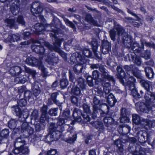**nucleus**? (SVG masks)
Masks as SVG:
<instances>
[{"label":"nucleus","mask_w":155,"mask_h":155,"mask_svg":"<svg viewBox=\"0 0 155 155\" xmlns=\"http://www.w3.org/2000/svg\"><path fill=\"white\" fill-rule=\"evenodd\" d=\"M100 71L101 72V78L96 81V84L103 85L104 83L106 81V80L109 81H111L114 84V83L115 80L113 77L109 74V73L104 66L101 67Z\"/></svg>","instance_id":"nucleus-3"},{"label":"nucleus","mask_w":155,"mask_h":155,"mask_svg":"<svg viewBox=\"0 0 155 155\" xmlns=\"http://www.w3.org/2000/svg\"><path fill=\"white\" fill-rule=\"evenodd\" d=\"M114 28L117 31V34L118 37L120 36H123L126 33L125 32L123 28L119 24H117L116 21H114Z\"/></svg>","instance_id":"nucleus-22"},{"label":"nucleus","mask_w":155,"mask_h":155,"mask_svg":"<svg viewBox=\"0 0 155 155\" xmlns=\"http://www.w3.org/2000/svg\"><path fill=\"white\" fill-rule=\"evenodd\" d=\"M79 87L76 86L71 89V92L74 94L77 95H79L82 94L81 90Z\"/></svg>","instance_id":"nucleus-41"},{"label":"nucleus","mask_w":155,"mask_h":155,"mask_svg":"<svg viewBox=\"0 0 155 155\" xmlns=\"http://www.w3.org/2000/svg\"><path fill=\"white\" fill-rule=\"evenodd\" d=\"M58 95V93L57 92L52 93L51 95V98H49L47 101V104L48 105H50L52 104L53 103H54L58 106L60 109L61 110V103L56 99Z\"/></svg>","instance_id":"nucleus-9"},{"label":"nucleus","mask_w":155,"mask_h":155,"mask_svg":"<svg viewBox=\"0 0 155 155\" xmlns=\"http://www.w3.org/2000/svg\"><path fill=\"white\" fill-rule=\"evenodd\" d=\"M85 20L91 25L94 26H97L98 25L97 21L94 20L91 15L88 14L86 15Z\"/></svg>","instance_id":"nucleus-28"},{"label":"nucleus","mask_w":155,"mask_h":155,"mask_svg":"<svg viewBox=\"0 0 155 155\" xmlns=\"http://www.w3.org/2000/svg\"><path fill=\"white\" fill-rule=\"evenodd\" d=\"M140 83L143 87L146 90V92L152 90L151 82L147 80L141 79L140 81Z\"/></svg>","instance_id":"nucleus-18"},{"label":"nucleus","mask_w":155,"mask_h":155,"mask_svg":"<svg viewBox=\"0 0 155 155\" xmlns=\"http://www.w3.org/2000/svg\"><path fill=\"white\" fill-rule=\"evenodd\" d=\"M32 89L33 94L35 96H38L40 93V90L37 84L33 83L32 84Z\"/></svg>","instance_id":"nucleus-36"},{"label":"nucleus","mask_w":155,"mask_h":155,"mask_svg":"<svg viewBox=\"0 0 155 155\" xmlns=\"http://www.w3.org/2000/svg\"><path fill=\"white\" fill-rule=\"evenodd\" d=\"M18 105L21 107L25 106L27 104L26 100L24 99H21L17 101Z\"/></svg>","instance_id":"nucleus-57"},{"label":"nucleus","mask_w":155,"mask_h":155,"mask_svg":"<svg viewBox=\"0 0 155 155\" xmlns=\"http://www.w3.org/2000/svg\"><path fill=\"white\" fill-rule=\"evenodd\" d=\"M136 67L133 65H130L129 66L126 65L124 66V68L126 71H132V72H133V70L136 68Z\"/></svg>","instance_id":"nucleus-58"},{"label":"nucleus","mask_w":155,"mask_h":155,"mask_svg":"<svg viewBox=\"0 0 155 155\" xmlns=\"http://www.w3.org/2000/svg\"><path fill=\"white\" fill-rule=\"evenodd\" d=\"M107 101L110 107H112L114 106L117 101L114 95L112 94H110L107 98Z\"/></svg>","instance_id":"nucleus-26"},{"label":"nucleus","mask_w":155,"mask_h":155,"mask_svg":"<svg viewBox=\"0 0 155 155\" xmlns=\"http://www.w3.org/2000/svg\"><path fill=\"white\" fill-rule=\"evenodd\" d=\"M132 73L137 78L140 79L142 78V76L140 73V71L138 70L137 67L133 70Z\"/></svg>","instance_id":"nucleus-45"},{"label":"nucleus","mask_w":155,"mask_h":155,"mask_svg":"<svg viewBox=\"0 0 155 155\" xmlns=\"http://www.w3.org/2000/svg\"><path fill=\"white\" fill-rule=\"evenodd\" d=\"M54 39L55 41L53 42V46L50 45L49 42L45 41L42 38H40L39 40L34 41L33 42L37 44H39V45L41 46L43 45H45L48 49L49 51L54 50L56 52L61 53V51L59 47L61 44V42L64 41V39L63 38H56Z\"/></svg>","instance_id":"nucleus-1"},{"label":"nucleus","mask_w":155,"mask_h":155,"mask_svg":"<svg viewBox=\"0 0 155 155\" xmlns=\"http://www.w3.org/2000/svg\"><path fill=\"white\" fill-rule=\"evenodd\" d=\"M141 46L139 45V43L137 42L133 43L131 46V49L135 52L140 53L143 51L144 45V40H140Z\"/></svg>","instance_id":"nucleus-11"},{"label":"nucleus","mask_w":155,"mask_h":155,"mask_svg":"<svg viewBox=\"0 0 155 155\" xmlns=\"http://www.w3.org/2000/svg\"><path fill=\"white\" fill-rule=\"evenodd\" d=\"M145 71L146 74V76L148 78H153L154 73L152 69L150 67H147L145 68Z\"/></svg>","instance_id":"nucleus-35"},{"label":"nucleus","mask_w":155,"mask_h":155,"mask_svg":"<svg viewBox=\"0 0 155 155\" xmlns=\"http://www.w3.org/2000/svg\"><path fill=\"white\" fill-rule=\"evenodd\" d=\"M25 144V141L19 137L16 138L14 142V146L15 147L17 148L22 147Z\"/></svg>","instance_id":"nucleus-31"},{"label":"nucleus","mask_w":155,"mask_h":155,"mask_svg":"<svg viewBox=\"0 0 155 155\" xmlns=\"http://www.w3.org/2000/svg\"><path fill=\"white\" fill-rule=\"evenodd\" d=\"M28 79V77L26 75H23L20 77H16L15 79V81L17 83L24 84Z\"/></svg>","instance_id":"nucleus-34"},{"label":"nucleus","mask_w":155,"mask_h":155,"mask_svg":"<svg viewBox=\"0 0 155 155\" xmlns=\"http://www.w3.org/2000/svg\"><path fill=\"white\" fill-rule=\"evenodd\" d=\"M123 43L126 42H131L130 37L127 34H125L122 37Z\"/></svg>","instance_id":"nucleus-61"},{"label":"nucleus","mask_w":155,"mask_h":155,"mask_svg":"<svg viewBox=\"0 0 155 155\" xmlns=\"http://www.w3.org/2000/svg\"><path fill=\"white\" fill-rule=\"evenodd\" d=\"M9 133L8 130L5 129L2 131L0 135L2 138H7L8 136Z\"/></svg>","instance_id":"nucleus-50"},{"label":"nucleus","mask_w":155,"mask_h":155,"mask_svg":"<svg viewBox=\"0 0 155 155\" xmlns=\"http://www.w3.org/2000/svg\"><path fill=\"white\" fill-rule=\"evenodd\" d=\"M151 91L152 90L147 91L145 94L144 98L148 102H150L151 95H152L153 93L151 92Z\"/></svg>","instance_id":"nucleus-54"},{"label":"nucleus","mask_w":155,"mask_h":155,"mask_svg":"<svg viewBox=\"0 0 155 155\" xmlns=\"http://www.w3.org/2000/svg\"><path fill=\"white\" fill-rule=\"evenodd\" d=\"M83 54L85 56L87 57H90L92 55V52L88 49H84L83 51Z\"/></svg>","instance_id":"nucleus-56"},{"label":"nucleus","mask_w":155,"mask_h":155,"mask_svg":"<svg viewBox=\"0 0 155 155\" xmlns=\"http://www.w3.org/2000/svg\"><path fill=\"white\" fill-rule=\"evenodd\" d=\"M17 22L21 24L22 25H25V22L24 19L23 17L22 16H19L17 19Z\"/></svg>","instance_id":"nucleus-60"},{"label":"nucleus","mask_w":155,"mask_h":155,"mask_svg":"<svg viewBox=\"0 0 155 155\" xmlns=\"http://www.w3.org/2000/svg\"><path fill=\"white\" fill-rule=\"evenodd\" d=\"M42 11L41 5L38 2H35L32 3L31 7V11L34 15L39 14Z\"/></svg>","instance_id":"nucleus-10"},{"label":"nucleus","mask_w":155,"mask_h":155,"mask_svg":"<svg viewBox=\"0 0 155 155\" xmlns=\"http://www.w3.org/2000/svg\"><path fill=\"white\" fill-rule=\"evenodd\" d=\"M104 121L105 126L107 127L112 125L114 123V119L110 117H106L104 119Z\"/></svg>","instance_id":"nucleus-33"},{"label":"nucleus","mask_w":155,"mask_h":155,"mask_svg":"<svg viewBox=\"0 0 155 155\" xmlns=\"http://www.w3.org/2000/svg\"><path fill=\"white\" fill-rule=\"evenodd\" d=\"M78 82V86L81 89L82 91H84L86 90V84H85V82L84 79H83L82 77H79L77 80Z\"/></svg>","instance_id":"nucleus-30"},{"label":"nucleus","mask_w":155,"mask_h":155,"mask_svg":"<svg viewBox=\"0 0 155 155\" xmlns=\"http://www.w3.org/2000/svg\"><path fill=\"white\" fill-rule=\"evenodd\" d=\"M48 57L46 59V61L50 64L53 65L54 64H56L58 61V58L57 57L54 56L53 55L52 57L49 55V53H48Z\"/></svg>","instance_id":"nucleus-27"},{"label":"nucleus","mask_w":155,"mask_h":155,"mask_svg":"<svg viewBox=\"0 0 155 155\" xmlns=\"http://www.w3.org/2000/svg\"><path fill=\"white\" fill-rule=\"evenodd\" d=\"M130 130L131 128L128 125L124 124V126L122 128L123 134L125 135L129 133Z\"/></svg>","instance_id":"nucleus-44"},{"label":"nucleus","mask_w":155,"mask_h":155,"mask_svg":"<svg viewBox=\"0 0 155 155\" xmlns=\"http://www.w3.org/2000/svg\"><path fill=\"white\" fill-rule=\"evenodd\" d=\"M66 122L64 118H60L56 123H51L50 124L49 129L51 132H57L59 133V136H60L61 133L65 130L64 124Z\"/></svg>","instance_id":"nucleus-4"},{"label":"nucleus","mask_w":155,"mask_h":155,"mask_svg":"<svg viewBox=\"0 0 155 155\" xmlns=\"http://www.w3.org/2000/svg\"><path fill=\"white\" fill-rule=\"evenodd\" d=\"M21 148V152L24 154H28L29 152V149L27 147L23 146Z\"/></svg>","instance_id":"nucleus-59"},{"label":"nucleus","mask_w":155,"mask_h":155,"mask_svg":"<svg viewBox=\"0 0 155 155\" xmlns=\"http://www.w3.org/2000/svg\"><path fill=\"white\" fill-rule=\"evenodd\" d=\"M43 129V125L41 124L38 123L35 125V129L37 131H39Z\"/></svg>","instance_id":"nucleus-62"},{"label":"nucleus","mask_w":155,"mask_h":155,"mask_svg":"<svg viewBox=\"0 0 155 155\" xmlns=\"http://www.w3.org/2000/svg\"><path fill=\"white\" fill-rule=\"evenodd\" d=\"M128 150L129 153L127 155H145L143 149L139 145L136 146L130 144L128 148Z\"/></svg>","instance_id":"nucleus-7"},{"label":"nucleus","mask_w":155,"mask_h":155,"mask_svg":"<svg viewBox=\"0 0 155 155\" xmlns=\"http://www.w3.org/2000/svg\"><path fill=\"white\" fill-rule=\"evenodd\" d=\"M60 16L63 18L65 23L67 25L70 26L73 29L75 28V27L74 24L71 21H69L68 19L66 18L64 15H61Z\"/></svg>","instance_id":"nucleus-39"},{"label":"nucleus","mask_w":155,"mask_h":155,"mask_svg":"<svg viewBox=\"0 0 155 155\" xmlns=\"http://www.w3.org/2000/svg\"><path fill=\"white\" fill-rule=\"evenodd\" d=\"M141 125L146 129H149L155 126V120H150L148 119H143L141 121Z\"/></svg>","instance_id":"nucleus-14"},{"label":"nucleus","mask_w":155,"mask_h":155,"mask_svg":"<svg viewBox=\"0 0 155 155\" xmlns=\"http://www.w3.org/2000/svg\"><path fill=\"white\" fill-rule=\"evenodd\" d=\"M131 93L134 97L136 98H139L141 97V95L138 92L136 89L134 87L132 89Z\"/></svg>","instance_id":"nucleus-51"},{"label":"nucleus","mask_w":155,"mask_h":155,"mask_svg":"<svg viewBox=\"0 0 155 155\" xmlns=\"http://www.w3.org/2000/svg\"><path fill=\"white\" fill-rule=\"evenodd\" d=\"M100 101L96 96H94L93 99L92 105L93 107V112L92 114V117L94 119H95L100 114L101 116L103 114H105L104 111L98 108L97 105L100 103Z\"/></svg>","instance_id":"nucleus-5"},{"label":"nucleus","mask_w":155,"mask_h":155,"mask_svg":"<svg viewBox=\"0 0 155 155\" xmlns=\"http://www.w3.org/2000/svg\"><path fill=\"white\" fill-rule=\"evenodd\" d=\"M84 61H82L78 63L79 64L74 65L73 68V70L74 72L78 74L81 72L83 68V64L85 63Z\"/></svg>","instance_id":"nucleus-25"},{"label":"nucleus","mask_w":155,"mask_h":155,"mask_svg":"<svg viewBox=\"0 0 155 155\" xmlns=\"http://www.w3.org/2000/svg\"><path fill=\"white\" fill-rule=\"evenodd\" d=\"M148 111H151L153 114H155V105L154 104H149L148 105Z\"/></svg>","instance_id":"nucleus-55"},{"label":"nucleus","mask_w":155,"mask_h":155,"mask_svg":"<svg viewBox=\"0 0 155 155\" xmlns=\"http://www.w3.org/2000/svg\"><path fill=\"white\" fill-rule=\"evenodd\" d=\"M97 93L98 95L101 98H106L107 94H105L104 91L101 89H98L97 91Z\"/></svg>","instance_id":"nucleus-63"},{"label":"nucleus","mask_w":155,"mask_h":155,"mask_svg":"<svg viewBox=\"0 0 155 155\" xmlns=\"http://www.w3.org/2000/svg\"><path fill=\"white\" fill-rule=\"evenodd\" d=\"M12 110L14 111V114L17 116H20L23 115V117L25 118H26L28 117V112L26 114V115H25L23 114V113H22L19 107L17 106H14L12 107Z\"/></svg>","instance_id":"nucleus-24"},{"label":"nucleus","mask_w":155,"mask_h":155,"mask_svg":"<svg viewBox=\"0 0 155 155\" xmlns=\"http://www.w3.org/2000/svg\"><path fill=\"white\" fill-rule=\"evenodd\" d=\"M91 45L93 51H97L98 45L97 41L95 39H93L92 40Z\"/></svg>","instance_id":"nucleus-46"},{"label":"nucleus","mask_w":155,"mask_h":155,"mask_svg":"<svg viewBox=\"0 0 155 155\" xmlns=\"http://www.w3.org/2000/svg\"><path fill=\"white\" fill-rule=\"evenodd\" d=\"M111 48L110 43L107 41H103L101 47V51L104 54L108 53Z\"/></svg>","instance_id":"nucleus-15"},{"label":"nucleus","mask_w":155,"mask_h":155,"mask_svg":"<svg viewBox=\"0 0 155 155\" xmlns=\"http://www.w3.org/2000/svg\"><path fill=\"white\" fill-rule=\"evenodd\" d=\"M138 136V140L140 142L144 143L150 139L148 133L145 131L140 130L137 133Z\"/></svg>","instance_id":"nucleus-13"},{"label":"nucleus","mask_w":155,"mask_h":155,"mask_svg":"<svg viewBox=\"0 0 155 155\" xmlns=\"http://www.w3.org/2000/svg\"><path fill=\"white\" fill-rule=\"evenodd\" d=\"M58 108L51 109L49 111V114L52 116H56L57 115Z\"/></svg>","instance_id":"nucleus-53"},{"label":"nucleus","mask_w":155,"mask_h":155,"mask_svg":"<svg viewBox=\"0 0 155 155\" xmlns=\"http://www.w3.org/2000/svg\"><path fill=\"white\" fill-rule=\"evenodd\" d=\"M132 120L133 122L136 124L141 125V121L142 120L144 119L143 118H141L139 115L136 114H133L132 115Z\"/></svg>","instance_id":"nucleus-32"},{"label":"nucleus","mask_w":155,"mask_h":155,"mask_svg":"<svg viewBox=\"0 0 155 155\" xmlns=\"http://www.w3.org/2000/svg\"><path fill=\"white\" fill-rule=\"evenodd\" d=\"M24 68L25 71L26 73L31 74L33 78H35V75L36 74V72L35 71L32 70L26 66H24Z\"/></svg>","instance_id":"nucleus-47"},{"label":"nucleus","mask_w":155,"mask_h":155,"mask_svg":"<svg viewBox=\"0 0 155 155\" xmlns=\"http://www.w3.org/2000/svg\"><path fill=\"white\" fill-rule=\"evenodd\" d=\"M65 75V74L64 75L63 78L60 81V85L61 87L63 89L65 88L68 84V81L66 79Z\"/></svg>","instance_id":"nucleus-42"},{"label":"nucleus","mask_w":155,"mask_h":155,"mask_svg":"<svg viewBox=\"0 0 155 155\" xmlns=\"http://www.w3.org/2000/svg\"><path fill=\"white\" fill-rule=\"evenodd\" d=\"M93 79V78L91 76H88L87 78V84L90 87H92L93 86L94 84Z\"/></svg>","instance_id":"nucleus-64"},{"label":"nucleus","mask_w":155,"mask_h":155,"mask_svg":"<svg viewBox=\"0 0 155 155\" xmlns=\"http://www.w3.org/2000/svg\"><path fill=\"white\" fill-rule=\"evenodd\" d=\"M122 66L121 65H118L117 67V70L118 73V77H120L121 78H124L125 77V74L124 71L123 70Z\"/></svg>","instance_id":"nucleus-38"},{"label":"nucleus","mask_w":155,"mask_h":155,"mask_svg":"<svg viewBox=\"0 0 155 155\" xmlns=\"http://www.w3.org/2000/svg\"><path fill=\"white\" fill-rule=\"evenodd\" d=\"M100 76L99 72L97 70H94L92 72V78L95 80V83L96 84V81L100 78H99Z\"/></svg>","instance_id":"nucleus-49"},{"label":"nucleus","mask_w":155,"mask_h":155,"mask_svg":"<svg viewBox=\"0 0 155 155\" xmlns=\"http://www.w3.org/2000/svg\"><path fill=\"white\" fill-rule=\"evenodd\" d=\"M19 7L17 4L12 5L10 8V10L14 15H17L19 12Z\"/></svg>","instance_id":"nucleus-40"},{"label":"nucleus","mask_w":155,"mask_h":155,"mask_svg":"<svg viewBox=\"0 0 155 155\" xmlns=\"http://www.w3.org/2000/svg\"><path fill=\"white\" fill-rule=\"evenodd\" d=\"M17 122V121L15 119H12L8 123L9 127L12 129L15 128Z\"/></svg>","instance_id":"nucleus-43"},{"label":"nucleus","mask_w":155,"mask_h":155,"mask_svg":"<svg viewBox=\"0 0 155 155\" xmlns=\"http://www.w3.org/2000/svg\"><path fill=\"white\" fill-rule=\"evenodd\" d=\"M129 59L132 61L134 63L138 66H140L141 63L140 58L139 57H137L134 53L131 52L129 54Z\"/></svg>","instance_id":"nucleus-16"},{"label":"nucleus","mask_w":155,"mask_h":155,"mask_svg":"<svg viewBox=\"0 0 155 155\" xmlns=\"http://www.w3.org/2000/svg\"><path fill=\"white\" fill-rule=\"evenodd\" d=\"M84 61L83 59L81 54L78 52L75 53L73 54L70 58V63L74 64L80 62Z\"/></svg>","instance_id":"nucleus-12"},{"label":"nucleus","mask_w":155,"mask_h":155,"mask_svg":"<svg viewBox=\"0 0 155 155\" xmlns=\"http://www.w3.org/2000/svg\"><path fill=\"white\" fill-rule=\"evenodd\" d=\"M128 112L126 108H122L121 110V117H120V122L121 123H125V122L128 121L127 116Z\"/></svg>","instance_id":"nucleus-23"},{"label":"nucleus","mask_w":155,"mask_h":155,"mask_svg":"<svg viewBox=\"0 0 155 155\" xmlns=\"http://www.w3.org/2000/svg\"><path fill=\"white\" fill-rule=\"evenodd\" d=\"M31 48L33 51L37 53L40 54L45 56L48 55V52L49 51L48 49H45L43 47L40 45H38L34 43L31 46Z\"/></svg>","instance_id":"nucleus-8"},{"label":"nucleus","mask_w":155,"mask_h":155,"mask_svg":"<svg viewBox=\"0 0 155 155\" xmlns=\"http://www.w3.org/2000/svg\"><path fill=\"white\" fill-rule=\"evenodd\" d=\"M25 63L29 65L32 66H38L39 69L43 73L45 71V69L41 61L31 56L27 58L25 61Z\"/></svg>","instance_id":"nucleus-6"},{"label":"nucleus","mask_w":155,"mask_h":155,"mask_svg":"<svg viewBox=\"0 0 155 155\" xmlns=\"http://www.w3.org/2000/svg\"><path fill=\"white\" fill-rule=\"evenodd\" d=\"M103 91L105 94H107L110 93V84L109 82H104L103 85Z\"/></svg>","instance_id":"nucleus-37"},{"label":"nucleus","mask_w":155,"mask_h":155,"mask_svg":"<svg viewBox=\"0 0 155 155\" xmlns=\"http://www.w3.org/2000/svg\"><path fill=\"white\" fill-rule=\"evenodd\" d=\"M117 31L113 29L109 31V35L111 40L113 41L115 40V36L117 35Z\"/></svg>","instance_id":"nucleus-48"},{"label":"nucleus","mask_w":155,"mask_h":155,"mask_svg":"<svg viewBox=\"0 0 155 155\" xmlns=\"http://www.w3.org/2000/svg\"><path fill=\"white\" fill-rule=\"evenodd\" d=\"M21 131L22 132H27L29 135H31L33 133L34 130L28 125L27 123L25 122L21 125Z\"/></svg>","instance_id":"nucleus-17"},{"label":"nucleus","mask_w":155,"mask_h":155,"mask_svg":"<svg viewBox=\"0 0 155 155\" xmlns=\"http://www.w3.org/2000/svg\"><path fill=\"white\" fill-rule=\"evenodd\" d=\"M135 105L140 113H147L148 111V106L143 102H138L136 103Z\"/></svg>","instance_id":"nucleus-20"},{"label":"nucleus","mask_w":155,"mask_h":155,"mask_svg":"<svg viewBox=\"0 0 155 155\" xmlns=\"http://www.w3.org/2000/svg\"><path fill=\"white\" fill-rule=\"evenodd\" d=\"M56 133L55 132H50V133L48 134L46 137L47 140L48 142L57 140L59 137V136L58 137V136H56Z\"/></svg>","instance_id":"nucleus-29"},{"label":"nucleus","mask_w":155,"mask_h":155,"mask_svg":"<svg viewBox=\"0 0 155 155\" xmlns=\"http://www.w3.org/2000/svg\"><path fill=\"white\" fill-rule=\"evenodd\" d=\"M62 29H65V27L61 24L60 21L55 18H54L52 22L50 24H47V27H50L51 29V32L49 33L50 37L54 38V39L58 38L56 35L58 33H60V29L59 28V25Z\"/></svg>","instance_id":"nucleus-2"},{"label":"nucleus","mask_w":155,"mask_h":155,"mask_svg":"<svg viewBox=\"0 0 155 155\" xmlns=\"http://www.w3.org/2000/svg\"><path fill=\"white\" fill-rule=\"evenodd\" d=\"M5 21L10 28H11L14 25L15 22V19H7L5 20Z\"/></svg>","instance_id":"nucleus-52"},{"label":"nucleus","mask_w":155,"mask_h":155,"mask_svg":"<svg viewBox=\"0 0 155 155\" xmlns=\"http://www.w3.org/2000/svg\"><path fill=\"white\" fill-rule=\"evenodd\" d=\"M9 74L13 76H16L19 75L21 72V67L15 66L9 70Z\"/></svg>","instance_id":"nucleus-21"},{"label":"nucleus","mask_w":155,"mask_h":155,"mask_svg":"<svg viewBox=\"0 0 155 155\" xmlns=\"http://www.w3.org/2000/svg\"><path fill=\"white\" fill-rule=\"evenodd\" d=\"M20 37L18 35L12 34L8 35L6 39H4L3 41L5 43L17 42L20 40Z\"/></svg>","instance_id":"nucleus-19"}]
</instances>
